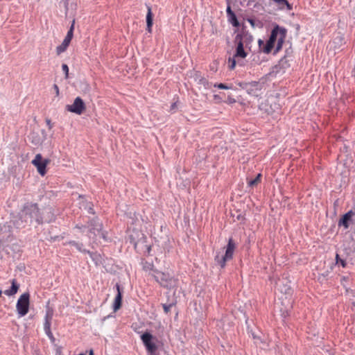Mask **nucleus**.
<instances>
[{"label":"nucleus","instance_id":"36","mask_svg":"<svg viewBox=\"0 0 355 355\" xmlns=\"http://www.w3.org/2000/svg\"><path fill=\"white\" fill-rule=\"evenodd\" d=\"M248 21L250 24V25L253 28L255 27V21L253 19L249 18V19H248Z\"/></svg>","mask_w":355,"mask_h":355},{"label":"nucleus","instance_id":"42","mask_svg":"<svg viewBox=\"0 0 355 355\" xmlns=\"http://www.w3.org/2000/svg\"><path fill=\"white\" fill-rule=\"evenodd\" d=\"M339 39L340 40H342L341 37H335V40Z\"/></svg>","mask_w":355,"mask_h":355},{"label":"nucleus","instance_id":"12","mask_svg":"<svg viewBox=\"0 0 355 355\" xmlns=\"http://www.w3.org/2000/svg\"><path fill=\"white\" fill-rule=\"evenodd\" d=\"M13 240V235L10 230V226L3 225L0 226V245H7Z\"/></svg>","mask_w":355,"mask_h":355},{"label":"nucleus","instance_id":"23","mask_svg":"<svg viewBox=\"0 0 355 355\" xmlns=\"http://www.w3.org/2000/svg\"><path fill=\"white\" fill-rule=\"evenodd\" d=\"M195 80L198 81L199 84L202 85L205 88L209 87L208 80L205 78L201 76L198 72L195 74Z\"/></svg>","mask_w":355,"mask_h":355},{"label":"nucleus","instance_id":"29","mask_svg":"<svg viewBox=\"0 0 355 355\" xmlns=\"http://www.w3.org/2000/svg\"><path fill=\"white\" fill-rule=\"evenodd\" d=\"M236 58H234V55H233L232 58L230 57L228 59V64H229V68L230 69H234L236 67Z\"/></svg>","mask_w":355,"mask_h":355},{"label":"nucleus","instance_id":"41","mask_svg":"<svg viewBox=\"0 0 355 355\" xmlns=\"http://www.w3.org/2000/svg\"><path fill=\"white\" fill-rule=\"evenodd\" d=\"M89 355H94V352L92 349H90Z\"/></svg>","mask_w":355,"mask_h":355},{"label":"nucleus","instance_id":"19","mask_svg":"<svg viewBox=\"0 0 355 355\" xmlns=\"http://www.w3.org/2000/svg\"><path fill=\"white\" fill-rule=\"evenodd\" d=\"M236 44V51L234 53V58H245L248 55V53L244 50V44H242L241 41L234 42Z\"/></svg>","mask_w":355,"mask_h":355},{"label":"nucleus","instance_id":"4","mask_svg":"<svg viewBox=\"0 0 355 355\" xmlns=\"http://www.w3.org/2000/svg\"><path fill=\"white\" fill-rule=\"evenodd\" d=\"M235 248V241L232 238H230L228 240L227 245L225 247V254L222 255H220L219 253L216 254L214 260L221 268H224L226 265V262L227 261L231 260L233 258V254Z\"/></svg>","mask_w":355,"mask_h":355},{"label":"nucleus","instance_id":"3","mask_svg":"<svg viewBox=\"0 0 355 355\" xmlns=\"http://www.w3.org/2000/svg\"><path fill=\"white\" fill-rule=\"evenodd\" d=\"M286 33H287V30L284 27L279 26V25H276L272 28L268 41H269L275 44V42H277L276 48L274 51V54H276L277 52H279L282 49V45L284 42L286 37Z\"/></svg>","mask_w":355,"mask_h":355},{"label":"nucleus","instance_id":"24","mask_svg":"<svg viewBox=\"0 0 355 355\" xmlns=\"http://www.w3.org/2000/svg\"><path fill=\"white\" fill-rule=\"evenodd\" d=\"M251 336L256 345L263 344V346H261V347L262 348H265L266 346H268V345L266 344V343L263 341V340L261 338L260 336L256 334L254 332H251Z\"/></svg>","mask_w":355,"mask_h":355},{"label":"nucleus","instance_id":"11","mask_svg":"<svg viewBox=\"0 0 355 355\" xmlns=\"http://www.w3.org/2000/svg\"><path fill=\"white\" fill-rule=\"evenodd\" d=\"M74 24H75V20H73L72 24L69 28V30L67 32V34L66 37H64L62 43L58 46L56 48V52L58 55L61 54L62 53L64 52L68 47V46L70 44V42L73 37V30H74Z\"/></svg>","mask_w":355,"mask_h":355},{"label":"nucleus","instance_id":"9","mask_svg":"<svg viewBox=\"0 0 355 355\" xmlns=\"http://www.w3.org/2000/svg\"><path fill=\"white\" fill-rule=\"evenodd\" d=\"M153 335L149 332H145L141 336V339L148 353L155 354L157 347L155 343L153 342Z\"/></svg>","mask_w":355,"mask_h":355},{"label":"nucleus","instance_id":"7","mask_svg":"<svg viewBox=\"0 0 355 355\" xmlns=\"http://www.w3.org/2000/svg\"><path fill=\"white\" fill-rule=\"evenodd\" d=\"M29 304L30 294L29 293L26 292L21 295L17 302L16 309L17 313L20 317H23L28 313L29 310Z\"/></svg>","mask_w":355,"mask_h":355},{"label":"nucleus","instance_id":"8","mask_svg":"<svg viewBox=\"0 0 355 355\" xmlns=\"http://www.w3.org/2000/svg\"><path fill=\"white\" fill-rule=\"evenodd\" d=\"M53 311L51 309H47L46 311V314L44 316V330L46 335L50 339V340L53 343L55 341V338L51 330V320L53 319Z\"/></svg>","mask_w":355,"mask_h":355},{"label":"nucleus","instance_id":"15","mask_svg":"<svg viewBox=\"0 0 355 355\" xmlns=\"http://www.w3.org/2000/svg\"><path fill=\"white\" fill-rule=\"evenodd\" d=\"M354 215L355 212L352 210H349L345 213L338 220V225L339 227L343 226L345 229H348L349 227V223L352 221V218Z\"/></svg>","mask_w":355,"mask_h":355},{"label":"nucleus","instance_id":"39","mask_svg":"<svg viewBox=\"0 0 355 355\" xmlns=\"http://www.w3.org/2000/svg\"><path fill=\"white\" fill-rule=\"evenodd\" d=\"M53 89L55 92L56 95L58 96L59 95V87L56 84L53 85Z\"/></svg>","mask_w":355,"mask_h":355},{"label":"nucleus","instance_id":"28","mask_svg":"<svg viewBox=\"0 0 355 355\" xmlns=\"http://www.w3.org/2000/svg\"><path fill=\"white\" fill-rule=\"evenodd\" d=\"M261 173H259L254 179L249 180L248 185L250 187H254L257 185L261 181Z\"/></svg>","mask_w":355,"mask_h":355},{"label":"nucleus","instance_id":"37","mask_svg":"<svg viewBox=\"0 0 355 355\" xmlns=\"http://www.w3.org/2000/svg\"><path fill=\"white\" fill-rule=\"evenodd\" d=\"M147 266H144V268L145 270H147V269H149V270H153V265L151 264V263H147Z\"/></svg>","mask_w":355,"mask_h":355},{"label":"nucleus","instance_id":"1","mask_svg":"<svg viewBox=\"0 0 355 355\" xmlns=\"http://www.w3.org/2000/svg\"><path fill=\"white\" fill-rule=\"evenodd\" d=\"M55 220V215L51 207L40 209L37 203L27 202L12 223L17 229H22L33 224L49 223Z\"/></svg>","mask_w":355,"mask_h":355},{"label":"nucleus","instance_id":"14","mask_svg":"<svg viewBox=\"0 0 355 355\" xmlns=\"http://www.w3.org/2000/svg\"><path fill=\"white\" fill-rule=\"evenodd\" d=\"M239 40L241 41L246 48H250L249 46L253 41V37L245 28H243L234 38V42H239Z\"/></svg>","mask_w":355,"mask_h":355},{"label":"nucleus","instance_id":"16","mask_svg":"<svg viewBox=\"0 0 355 355\" xmlns=\"http://www.w3.org/2000/svg\"><path fill=\"white\" fill-rule=\"evenodd\" d=\"M117 294L114 298V304H113V310L114 311H116L121 306L122 303V290L121 289L120 285L117 283L115 285Z\"/></svg>","mask_w":355,"mask_h":355},{"label":"nucleus","instance_id":"43","mask_svg":"<svg viewBox=\"0 0 355 355\" xmlns=\"http://www.w3.org/2000/svg\"><path fill=\"white\" fill-rule=\"evenodd\" d=\"M261 42H261V40H259V44H261Z\"/></svg>","mask_w":355,"mask_h":355},{"label":"nucleus","instance_id":"18","mask_svg":"<svg viewBox=\"0 0 355 355\" xmlns=\"http://www.w3.org/2000/svg\"><path fill=\"white\" fill-rule=\"evenodd\" d=\"M263 83L257 81H252L246 84V89L249 93L256 94V93L261 90Z\"/></svg>","mask_w":355,"mask_h":355},{"label":"nucleus","instance_id":"21","mask_svg":"<svg viewBox=\"0 0 355 355\" xmlns=\"http://www.w3.org/2000/svg\"><path fill=\"white\" fill-rule=\"evenodd\" d=\"M147 6V9H148V12H147V15H146V26H147V30L149 33L151 32V28H152V26H153V13H152V10H151V8L150 6Z\"/></svg>","mask_w":355,"mask_h":355},{"label":"nucleus","instance_id":"30","mask_svg":"<svg viewBox=\"0 0 355 355\" xmlns=\"http://www.w3.org/2000/svg\"><path fill=\"white\" fill-rule=\"evenodd\" d=\"M175 305V304L173 302L172 303H170V304H162V307L164 309V311L166 314H168L170 311H171V309Z\"/></svg>","mask_w":355,"mask_h":355},{"label":"nucleus","instance_id":"33","mask_svg":"<svg viewBox=\"0 0 355 355\" xmlns=\"http://www.w3.org/2000/svg\"><path fill=\"white\" fill-rule=\"evenodd\" d=\"M62 69L65 74V78H67L69 76V67H68L67 64H62Z\"/></svg>","mask_w":355,"mask_h":355},{"label":"nucleus","instance_id":"32","mask_svg":"<svg viewBox=\"0 0 355 355\" xmlns=\"http://www.w3.org/2000/svg\"><path fill=\"white\" fill-rule=\"evenodd\" d=\"M214 87H217L218 89H231L232 87L230 86H228L225 84H223V83H216L214 85Z\"/></svg>","mask_w":355,"mask_h":355},{"label":"nucleus","instance_id":"25","mask_svg":"<svg viewBox=\"0 0 355 355\" xmlns=\"http://www.w3.org/2000/svg\"><path fill=\"white\" fill-rule=\"evenodd\" d=\"M69 244L74 246L79 252L83 253H86L87 251L86 249L83 248V244L81 243H78L75 241H71L69 242Z\"/></svg>","mask_w":355,"mask_h":355},{"label":"nucleus","instance_id":"22","mask_svg":"<svg viewBox=\"0 0 355 355\" xmlns=\"http://www.w3.org/2000/svg\"><path fill=\"white\" fill-rule=\"evenodd\" d=\"M86 253H87L89 255V257L96 266L102 263V257L100 254L97 252H90L89 250H87Z\"/></svg>","mask_w":355,"mask_h":355},{"label":"nucleus","instance_id":"31","mask_svg":"<svg viewBox=\"0 0 355 355\" xmlns=\"http://www.w3.org/2000/svg\"><path fill=\"white\" fill-rule=\"evenodd\" d=\"M336 261L337 264L341 265L343 268H345L347 265L346 261L344 259L340 258V257L338 254H336Z\"/></svg>","mask_w":355,"mask_h":355},{"label":"nucleus","instance_id":"20","mask_svg":"<svg viewBox=\"0 0 355 355\" xmlns=\"http://www.w3.org/2000/svg\"><path fill=\"white\" fill-rule=\"evenodd\" d=\"M11 287L10 289L5 290L4 294L7 296H12L16 294L19 290V284L17 283L15 279L10 280Z\"/></svg>","mask_w":355,"mask_h":355},{"label":"nucleus","instance_id":"5","mask_svg":"<svg viewBox=\"0 0 355 355\" xmlns=\"http://www.w3.org/2000/svg\"><path fill=\"white\" fill-rule=\"evenodd\" d=\"M155 279L162 286L166 288L174 287L176 284L175 279L169 273L163 272L159 270H154L153 275Z\"/></svg>","mask_w":355,"mask_h":355},{"label":"nucleus","instance_id":"38","mask_svg":"<svg viewBox=\"0 0 355 355\" xmlns=\"http://www.w3.org/2000/svg\"><path fill=\"white\" fill-rule=\"evenodd\" d=\"M87 211H88V213H89L91 214H95L94 208L92 206H89L88 207Z\"/></svg>","mask_w":355,"mask_h":355},{"label":"nucleus","instance_id":"40","mask_svg":"<svg viewBox=\"0 0 355 355\" xmlns=\"http://www.w3.org/2000/svg\"><path fill=\"white\" fill-rule=\"evenodd\" d=\"M46 123L49 126V128H51V120L50 119H46Z\"/></svg>","mask_w":355,"mask_h":355},{"label":"nucleus","instance_id":"17","mask_svg":"<svg viewBox=\"0 0 355 355\" xmlns=\"http://www.w3.org/2000/svg\"><path fill=\"white\" fill-rule=\"evenodd\" d=\"M226 13L228 21L234 26V27H239L240 26V24L237 19L236 15L235 13L232 10L230 6H227L226 9Z\"/></svg>","mask_w":355,"mask_h":355},{"label":"nucleus","instance_id":"34","mask_svg":"<svg viewBox=\"0 0 355 355\" xmlns=\"http://www.w3.org/2000/svg\"><path fill=\"white\" fill-rule=\"evenodd\" d=\"M292 52L293 51L291 47L287 49L285 51V55L284 57H288V59H291V61H292Z\"/></svg>","mask_w":355,"mask_h":355},{"label":"nucleus","instance_id":"13","mask_svg":"<svg viewBox=\"0 0 355 355\" xmlns=\"http://www.w3.org/2000/svg\"><path fill=\"white\" fill-rule=\"evenodd\" d=\"M85 109V104L80 97H76L71 105H67L69 112L76 114H81Z\"/></svg>","mask_w":355,"mask_h":355},{"label":"nucleus","instance_id":"6","mask_svg":"<svg viewBox=\"0 0 355 355\" xmlns=\"http://www.w3.org/2000/svg\"><path fill=\"white\" fill-rule=\"evenodd\" d=\"M291 59L288 57H283L279 62L272 67L268 75L272 78H276L285 73L291 67Z\"/></svg>","mask_w":355,"mask_h":355},{"label":"nucleus","instance_id":"35","mask_svg":"<svg viewBox=\"0 0 355 355\" xmlns=\"http://www.w3.org/2000/svg\"><path fill=\"white\" fill-rule=\"evenodd\" d=\"M177 109V104L176 103H173L170 107V111L172 112H175Z\"/></svg>","mask_w":355,"mask_h":355},{"label":"nucleus","instance_id":"26","mask_svg":"<svg viewBox=\"0 0 355 355\" xmlns=\"http://www.w3.org/2000/svg\"><path fill=\"white\" fill-rule=\"evenodd\" d=\"M275 2L281 8H283L284 6L286 7L288 10L292 9V6L288 3L287 0H272Z\"/></svg>","mask_w":355,"mask_h":355},{"label":"nucleus","instance_id":"10","mask_svg":"<svg viewBox=\"0 0 355 355\" xmlns=\"http://www.w3.org/2000/svg\"><path fill=\"white\" fill-rule=\"evenodd\" d=\"M31 163L37 168L41 175L44 176L46 174V166L49 163V159H44L41 154H37Z\"/></svg>","mask_w":355,"mask_h":355},{"label":"nucleus","instance_id":"27","mask_svg":"<svg viewBox=\"0 0 355 355\" xmlns=\"http://www.w3.org/2000/svg\"><path fill=\"white\" fill-rule=\"evenodd\" d=\"M275 44L267 41L265 46L263 47V51L265 53H269L271 52L272 49L274 48Z\"/></svg>","mask_w":355,"mask_h":355},{"label":"nucleus","instance_id":"2","mask_svg":"<svg viewBox=\"0 0 355 355\" xmlns=\"http://www.w3.org/2000/svg\"><path fill=\"white\" fill-rule=\"evenodd\" d=\"M76 228L79 229L81 232H85V229H88V236L94 242L96 241L98 238H102L106 240V237L103 232L102 231L103 225L97 217H94L90 219L87 222V225H76Z\"/></svg>","mask_w":355,"mask_h":355}]
</instances>
